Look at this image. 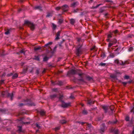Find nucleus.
<instances>
[{
	"label": "nucleus",
	"mask_w": 134,
	"mask_h": 134,
	"mask_svg": "<svg viewBox=\"0 0 134 134\" xmlns=\"http://www.w3.org/2000/svg\"><path fill=\"white\" fill-rule=\"evenodd\" d=\"M24 23L25 24H27L28 25L30 28L31 30H33L35 28V25L33 24L31 22L27 21L26 20L25 21Z\"/></svg>",
	"instance_id": "f257e3e1"
},
{
	"label": "nucleus",
	"mask_w": 134,
	"mask_h": 134,
	"mask_svg": "<svg viewBox=\"0 0 134 134\" xmlns=\"http://www.w3.org/2000/svg\"><path fill=\"white\" fill-rule=\"evenodd\" d=\"M61 102L62 103V106L64 108H66L70 105L71 103H66L62 101H61Z\"/></svg>",
	"instance_id": "f03ea898"
},
{
	"label": "nucleus",
	"mask_w": 134,
	"mask_h": 134,
	"mask_svg": "<svg viewBox=\"0 0 134 134\" xmlns=\"http://www.w3.org/2000/svg\"><path fill=\"white\" fill-rule=\"evenodd\" d=\"M68 7L66 5H64L62 7V10L64 11L67 10L68 9Z\"/></svg>",
	"instance_id": "7ed1b4c3"
},
{
	"label": "nucleus",
	"mask_w": 134,
	"mask_h": 134,
	"mask_svg": "<svg viewBox=\"0 0 134 134\" xmlns=\"http://www.w3.org/2000/svg\"><path fill=\"white\" fill-rule=\"evenodd\" d=\"M103 128H101L100 129V132L102 133L105 130V125L104 124H103L102 125Z\"/></svg>",
	"instance_id": "20e7f679"
},
{
	"label": "nucleus",
	"mask_w": 134,
	"mask_h": 134,
	"mask_svg": "<svg viewBox=\"0 0 134 134\" xmlns=\"http://www.w3.org/2000/svg\"><path fill=\"white\" fill-rule=\"evenodd\" d=\"M8 97H9L10 98L11 100H12L13 97V93H8Z\"/></svg>",
	"instance_id": "39448f33"
},
{
	"label": "nucleus",
	"mask_w": 134,
	"mask_h": 134,
	"mask_svg": "<svg viewBox=\"0 0 134 134\" xmlns=\"http://www.w3.org/2000/svg\"><path fill=\"white\" fill-rule=\"evenodd\" d=\"M52 44V42H49L48 43H47L46 44L44 47H46L47 46H49L50 45H51Z\"/></svg>",
	"instance_id": "423d86ee"
},
{
	"label": "nucleus",
	"mask_w": 134,
	"mask_h": 134,
	"mask_svg": "<svg viewBox=\"0 0 134 134\" xmlns=\"http://www.w3.org/2000/svg\"><path fill=\"white\" fill-rule=\"evenodd\" d=\"M102 107L103 109L105 110V111L106 112L108 108V107L106 106H103Z\"/></svg>",
	"instance_id": "0eeeda50"
},
{
	"label": "nucleus",
	"mask_w": 134,
	"mask_h": 134,
	"mask_svg": "<svg viewBox=\"0 0 134 134\" xmlns=\"http://www.w3.org/2000/svg\"><path fill=\"white\" fill-rule=\"evenodd\" d=\"M40 113L41 115H44L45 112L44 110H42L40 111Z\"/></svg>",
	"instance_id": "6e6552de"
},
{
	"label": "nucleus",
	"mask_w": 134,
	"mask_h": 134,
	"mask_svg": "<svg viewBox=\"0 0 134 134\" xmlns=\"http://www.w3.org/2000/svg\"><path fill=\"white\" fill-rule=\"evenodd\" d=\"M18 77V74H15L13 75L12 78L13 79H14Z\"/></svg>",
	"instance_id": "1a4fd4ad"
},
{
	"label": "nucleus",
	"mask_w": 134,
	"mask_h": 134,
	"mask_svg": "<svg viewBox=\"0 0 134 134\" xmlns=\"http://www.w3.org/2000/svg\"><path fill=\"white\" fill-rule=\"evenodd\" d=\"M70 73L72 74H74L76 73V71L72 69L71 70Z\"/></svg>",
	"instance_id": "9d476101"
},
{
	"label": "nucleus",
	"mask_w": 134,
	"mask_h": 134,
	"mask_svg": "<svg viewBox=\"0 0 134 134\" xmlns=\"http://www.w3.org/2000/svg\"><path fill=\"white\" fill-rule=\"evenodd\" d=\"M75 20L73 19H71L70 20V23L72 24L73 25L75 23Z\"/></svg>",
	"instance_id": "9b49d317"
},
{
	"label": "nucleus",
	"mask_w": 134,
	"mask_h": 134,
	"mask_svg": "<svg viewBox=\"0 0 134 134\" xmlns=\"http://www.w3.org/2000/svg\"><path fill=\"white\" fill-rule=\"evenodd\" d=\"M35 9H39L40 10H41V8L40 6H37L35 7Z\"/></svg>",
	"instance_id": "f8f14e48"
},
{
	"label": "nucleus",
	"mask_w": 134,
	"mask_h": 134,
	"mask_svg": "<svg viewBox=\"0 0 134 134\" xmlns=\"http://www.w3.org/2000/svg\"><path fill=\"white\" fill-rule=\"evenodd\" d=\"M41 47H35L34 48V49L35 51H37L38 50L41 49Z\"/></svg>",
	"instance_id": "ddd939ff"
},
{
	"label": "nucleus",
	"mask_w": 134,
	"mask_h": 134,
	"mask_svg": "<svg viewBox=\"0 0 134 134\" xmlns=\"http://www.w3.org/2000/svg\"><path fill=\"white\" fill-rule=\"evenodd\" d=\"M66 121L64 119L60 121V122L62 124H64L66 123Z\"/></svg>",
	"instance_id": "4468645a"
},
{
	"label": "nucleus",
	"mask_w": 134,
	"mask_h": 134,
	"mask_svg": "<svg viewBox=\"0 0 134 134\" xmlns=\"http://www.w3.org/2000/svg\"><path fill=\"white\" fill-rule=\"evenodd\" d=\"M52 27H53V29L54 30H55L56 27V25L53 23L52 24Z\"/></svg>",
	"instance_id": "2eb2a0df"
},
{
	"label": "nucleus",
	"mask_w": 134,
	"mask_h": 134,
	"mask_svg": "<svg viewBox=\"0 0 134 134\" xmlns=\"http://www.w3.org/2000/svg\"><path fill=\"white\" fill-rule=\"evenodd\" d=\"M114 44L113 43H109L108 45V47H110Z\"/></svg>",
	"instance_id": "dca6fc26"
},
{
	"label": "nucleus",
	"mask_w": 134,
	"mask_h": 134,
	"mask_svg": "<svg viewBox=\"0 0 134 134\" xmlns=\"http://www.w3.org/2000/svg\"><path fill=\"white\" fill-rule=\"evenodd\" d=\"M19 128L18 130L20 132H21L22 131V128L20 126H19L18 127Z\"/></svg>",
	"instance_id": "f3484780"
},
{
	"label": "nucleus",
	"mask_w": 134,
	"mask_h": 134,
	"mask_svg": "<svg viewBox=\"0 0 134 134\" xmlns=\"http://www.w3.org/2000/svg\"><path fill=\"white\" fill-rule=\"evenodd\" d=\"M48 59V58L46 57H45L43 58V61H46Z\"/></svg>",
	"instance_id": "a211bd4d"
},
{
	"label": "nucleus",
	"mask_w": 134,
	"mask_h": 134,
	"mask_svg": "<svg viewBox=\"0 0 134 134\" xmlns=\"http://www.w3.org/2000/svg\"><path fill=\"white\" fill-rule=\"evenodd\" d=\"M133 47H130L129 48L128 50H129V51L130 52V51H132L133 50Z\"/></svg>",
	"instance_id": "6ab92c4d"
},
{
	"label": "nucleus",
	"mask_w": 134,
	"mask_h": 134,
	"mask_svg": "<svg viewBox=\"0 0 134 134\" xmlns=\"http://www.w3.org/2000/svg\"><path fill=\"white\" fill-rule=\"evenodd\" d=\"M82 113L84 114H87V111L85 110H84L83 111Z\"/></svg>",
	"instance_id": "aec40b11"
},
{
	"label": "nucleus",
	"mask_w": 134,
	"mask_h": 134,
	"mask_svg": "<svg viewBox=\"0 0 134 134\" xmlns=\"http://www.w3.org/2000/svg\"><path fill=\"white\" fill-rule=\"evenodd\" d=\"M21 53H23L24 54H25V52L24 50H22L20 51Z\"/></svg>",
	"instance_id": "412c9836"
},
{
	"label": "nucleus",
	"mask_w": 134,
	"mask_h": 134,
	"mask_svg": "<svg viewBox=\"0 0 134 134\" xmlns=\"http://www.w3.org/2000/svg\"><path fill=\"white\" fill-rule=\"evenodd\" d=\"M56 96L55 94H54L52 95H51V97L52 98H54L55 97H56Z\"/></svg>",
	"instance_id": "4be33fe9"
},
{
	"label": "nucleus",
	"mask_w": 134,
	"mask_h": 134,
	"mask_svg": "<svg viewBox=\"0 0 134 134\" xmlns=\"http://www.w3.org/2000/svg\"><path fill=\"white\" fill-rule=\"evenodd\" d=\"M112 35V33L110 32V34H109L108 35V38H110L111 37V35Z\"/></svg>",
	"instance_id": "5701e85b"
},
{
	"label": "nucleus",
	"mask_w": 134,
	"mask_h": 134,
	"mask_svg": "<svg viewBox=\"0 0 134 134\" xmlns=\"http://www.w3.org/2000/svg\"><path fill=\"white\" fill-rule=\"evenodd\" d=\"M106 65V64L105 63H100V65L101 66H105Z\"/></svg>",
	"instance_id": "b1692460"
},
{
	"label": "nucleus",
	"mask_w": 134,
	"mask_h": 134,
	"mask_svg": "<svg viewBox=\"0 0 134 134\" xmlns=\"http://www.w3.org/2000/svg\"><path fill=\"white\" fill-rule=\"evenodd\" d=\"M9 33L10 32L8 30L7 31H6L5 33V34L6 35H8Z\"/></svg>",
	"instance_id": "393cba45"
},
{
	"label": "nucleus",
	"mask_w": 134,
	"mask_h": 134,
	"mask_svg": "<svg viewBox=\"0 0 134 134\" xmlns=\"http://www.w3.org/2000/svg\"><path fill=\"white\" fill-rule=\"evenodd\" d=\"M125 120L127 121H128L129 120V118L128 116H127L125 118Z\"/></svg>",
	"instance_id": "a878e982"
},
{
	"label": "nucleus",
	"mask_w": 134,
	"mask_h": 134,
	"mask_svg": "<svg viewBox=\"0 0 134 134\" xmlns=\"http://www.w3.org/2000/svg\"><path fill=\"white\" fill-rule=\"evenodd\" d=\"M36 126L38 128H40V126L37 124H36Z\"/></svg>",
	"instance_id": "bb28decb"
},
{
	"label": "nucleus",
	"mask_w": 134,
	"mask_h": 134,
	"mask_svg": "<svg viewBox=\"0 0 134 134\" xmlns=\"http://www.w3.org/2000/svg\"><path fill=\"white\" fill-rule=\"evenodd\" d=\"M129 78V76H125L124 77L125 79H128Z\"/></svg>",
	"instance_id": "cd10ccee"
},
{
	"label": "nucleus",
	"mask_w": 134,
	"mask_h": 134,
	"mask_svg": "<svg viewBox=\"0 0 134 134\" xmlns=\"http://www.w3.org/2000/svg\"><path fill=\"white\" fill-rule=\"evenodd\" d=\"M60 31H58L57 33V34L56 35L57 36H60Z\"/></svg>",
	"instance_id": "c85d7f7f"
},
{
	"label": "nucleus",
	"mask_w": 134,
	"mask_h": 134,
	"mask_svg": "<svg viewBox=\"0 0 134 134\" xmlns=\"http://www.w3.org/2000/svg\"><path fill=\"white\" fill-rule=\"evenodd\" d=\"M118 32V30H116L115 31H114L113 32H114L115 34H116Z\"/></svg>",
	"instance_id": "c756f323"
},
{
	"label": "nucleus",
	"mask_w": 134,
	"mask_h": 134,
	"mask_svg": "<svg viewBox=\"0 0 134 134\" xmlns=\"http://www.w3.org/2000/svg\"><path fill=\"white\" fill-rule=\"evenodd\" d=\"M59 127H57L55 128V130L56 131L59 129Z\"/></svg>",
	"instance_id": "7c9ffc66"
},
{
	"label": "nucleus",
	"mask_w": 134,
	"mask_h": 134,
	"mask_svg": "<svg viewBox=\"0 0 134 134\" xmlns=\"http://www.w3.org/2000/svg\"><path fill=\"white\" fill-rule=\"evenodd\" d=\"M131 112H133L134 113V108H133L131 110Z\"/></svg>",
	"instance_id": "2f4dec72"
},
{
	"label": "nucleus",
	"mask_w": 134,
	"mask_h": 134,
	"mask_svg": "<svg viewBox=\"0 0 134 134\" xmlns=\"http://www.w3.org/2000/svg\"><path fill=\"white\" fill-rule=\"evenodd\" d=\"M60 9V8L59 7H57L55 8L57 10H59Z\"/></svg>",
	"instance_id": "473e14b6"
},
{
	"label": "nucleus",
	"mask_w": 134,
	"mask_h": 134,
	"mask_svg": "<svg viewBox=\"0 0 134 134\" xmlns=\"http://www.w3.org/2000/svg\"><path fill=\"white\" fill-rule=\"evenodd\" d=\"M59 36L56 35V37L55 38V39L56 40H58L59 39Z\"/></svg>",
	"instance_id": "72a5a7b5"
},
{
	"label": "nucleus",
	"mask_w": 134,
	"mask_h": 134,
	"mask_svg": "<svg viewBox=\"0 0 134 134\" xmlns=\"http://www.w3.org/2000/svg\"><path fill=\"white\" fill-rule=\"evenodd\" d=\"M110 56L111 58H113L114 57V55L113 54L110 55Z\"/></svg>",
	"instance_id": "f704fd0d"
},
{
	"label": "nucleus",
	"mask_w": 134,
	"mask_h": 134,
	"mask_svg": "<svg viewBox=\"0 0 134 134\" xmlns=\"http://www.w3.org/2000/svg\"><path fill=\"white\" fill-rule=\"evenodd\" d=\"M76 4V3H73L72 4H71V5L72 6H74Z\"/></svg>",
	"instance_id": "c9c22d12"
},
{
	"label": "nucleus",
	"mask_w": 134,
	"mask_h": 134,
	"mask_svg": "<svg viewBox=\"0 0 134 134\" xmlns=\"http://www.w3.org/2000/svg\"><path fill=\"white\" fill-rule=\"evenodd\" d=\"M81 40V39L80 38H77V40L78 42H80Z\"/></svg>",
	"instance_id": "e433bc0d"
},
{
	"label": "nucleus",
	"mask_w": 134,
	"mask_h": 134,
	"mask_svg": "<svg viewBox=\"0 0 134 134\" xmlns=\"http://www.w3.org/2000/svg\"><path fill=\"white\" fill-rule=\"evenodd\" d=\"M62 97H63V96H61L60 97H59V99L60 100H61V99H62Z\"/></svg>",
	"instance_id": "4c0bfd02"
},
{
	"label": "nucleus",
	"mask_w": 134,
	"mask_h": 134,
	"mask_svg": "<svg viewBox=\"0 0 134 134\" xmlns=\"http://www.w3.org/2000/svg\"><path fill=\"white\" fill-rule=\"evenodd\" d=\"M111 77L112 78H115V76L114 75H111Z\"/></svg>",
	"instance_id": "58836bf2"
},
{
	"label": "nucleus",
	"mask_w": 134,
	"mask_h": 134,
	"mask_svg": "<svg viewBox=\"0 0 134 134\" xmlns=\"http://www.w3.org/2000/svg\"><path fill=\"white\" fill-rule=\"evenodd\" d=\"M59 22L60 23H62L63 22V20H60L59 21Z\"/></svg>",
	"instance_id": "ea45409f"
},
{
	"label": "nucleus",
	"mask_w": 134,
	"mask_h": 134,
	"mask_svg": "<svg viewBox=\"0 0 134 134\" xmlns=\"http://www.w3.org/2000/svg\"><path fill=\"white\" fill-rule=\"evenodd\" d=\"M35 59L37 60H39V59L38 57H37Z\"/></svg>",
	"instance_id": "a19ab883"
},
{
	"label": "nucleus",
	"mask_w": 134,
	"mask_h": 134,
	"mask_svg": "<svg viewBox=\"0 0 134 134\" xmlns=\"http://www.w3.org/2000/svg\"><path fill=\"white\" fill-rule=\"evenodd\" d=\"M121 64L123 65H124L125 64V63L124 62H122V63Z\"/></svg>",
	"instance_id": "79ce46f5"
},
{
	"label": "nucleus",
	"mask_w": 134,
	"mask_h": 134,
	"mask_svg": "<svg viewBox=\"0 0 134 134\" xmlns=\"http://www.w3.org/2000/svg\"><path fill=\"white\" fill-rule=\"evenodd\" d=\"M23 104L22 103H21V104H20L19 105L20 106H23Z\"/></svg>",
	"instance_id": "37998d69"
},
{
	"label": "nucleus",
	"mask_w": 134,
	"mask_h": 134,
	"mask_svg": "<svg viewBox=\"0 0 134 134\" xmlns=\"http://www.w3.org/2000/svg\"><path fill=\"white\" fill-rule=\"evenodd\" d=\"M123 83L124 85H126V83H127L126 82H123Z\"/></svg>",
	"instance_id": "c03bdc74"
},
{
	"label": "nucleus",
	"mask_w": 134,
	"mask_h": 134,
	"mask_svg": "<svg viewBox=\"0 0 134 134\" xmlns=\"http://www.w3.org/2000/svg\"><path fill=\"white\" fill-rule=\"evenodd\" d=\"M24 124H29V122H25V123H24Z\"/></svg>",
	"instance_id": "a18cd8bd"
},
{
	"label": "nucleus",
	"mask_w": 134,
	"mask_h": 134,
	"mask_svg": "<svg viewBox=\"0 0 134 134\" xmlns=\"http://www.w3.org/2000/svg\"><path fill=\"white\" fill-rule=\"evenodd\" d=\"M88 104H91V102H90V101H88Z\"/></svg>",
	"instance_id": "49530a36"
},
{
	"label": "nucleus",
	"mask_w": 134,
	"mask_h": 134,
	"mask_svg": "<svg viewBox=\"0 0 134 134\" xmlns=\"http://www.w3.org/2000/svg\"><path fill=\"white\" fill-rule=\"evenodd\" d=\"M70 98H73V97L72 96H70Z\"/></svg>",
	"instance_id": "de8ad7c7"
},
{
	"label": "nucleus",
	"mask_w": 134,
	"mask_h": 134,
	"mask_svg": "<svg viewBox=\"0 0 134 134\" xmlns=\"http://www.w3.org/2000/svg\"><path fill=\"white\" fill-rule=\"evenodd\" d=\"M81 124L82 125H83V124H84L85 123V122H81Z\"/></svg>",
	"instance_id": "09e8293b"
},
{
	"label": "nucleus",
	"mask_w": 134,
	"mask_h": 134,
	"mask_svg": "<svg viewBox=\"0 0 134 134\" xmlns=\"http://www.w3.org/2000/svg\"><path fill=\"white\" fill-rule=\"evenodd\" d=\"M81 106H82V107H83V106H84V104H81Z\"/></svg>",
	"instance_id": "8fccbe9b"
},
{
	"label": "nucleus",
	"mask_w": 134,
	"mask_h": 134,
	"mask_svg": "<svg viewBox=\"0 0 134 134\" xmlns=\"http://www.w3.org/2000/svg\"><path fill=\"white\" fill-rule=\"evenodd\" d=\"M106 1L107 2H109L110 1L109 0H106Z\"/></svg>",
	"instance_id": "3c124183"
},
{
	"label": "nucleus",
	"mask_w": 134,
	"mask_h": 134,
	"mask_svg": "<svg viewBox=\"0 0 134 134\" xmlns=\"http://www.w3.org/2000/svg\"><path fill=\"white\" fill-rule=\"evenodd\" d=\"M49 16V15L48 14H47V17H48Z\"/></svg>",
	"instance_id": "603ef678"
},
{
	"label": "nucleus",
	"mask_w": 134,
	"mask_h": 134,
	"mask_svg": "<svg viewBox=\"0 0 134 134\" xmlns=\"http://www.w3.org/2000/svg\"><path fill=\"white\" fill-rule=\"evenodd\" d=\"M94 49V48H92L91 49V50H93Z\"/></svg>",
	"instance_id": "864d4df0"
},
{
	"label": "nucleus",
	"mask_w": 134,
	"mask_h": 134,
	"mask_svg": "<svg viewBox=\"0 0 134 134\" xmlns=\"http://www.w3.org/2000/svg\"><path fill=\"white\" fill-rule=\"evenodd\" d=\"M99 5H100L99 4L98 5H97L96 6V7H98L99 6Z\"/></svg>",
	"instance_id": "5fc2aeb1"
},
{
	"label": "nucleus",
	"mask_w": 134,
	"mask_h": 134,
	"mask_svg": "<svg viewBox=\"0 0 134 134\" xmlns=\"http://www.w3.org/2000/svg\"><path fill=\"white\" fill-rule=\"evenodd\" d=\"M79 75L80 76H81V74H79Z\"/></svg>",
	"instance_id": "6e6d98bb"
},
{
	"label": "nucleus",
	"mask_w": 134,
	"mask_h": 134,
	"mask_svg": "<svg viewBox=\"0 0 134 134\" xmlns=\"http://www.w3.org/2000/svg\"><path fill=\"white\" fill-rule=\"evenodd\" d=\"M51 82H52V84H53V82H52V81H51Z\"/></svg>",
	"instance_id": "4d7b16f0"
},
{
	"label": "nucleus",
	"mask_w": 134,
	"mask_h": 134,
	"mask_svg": "<svg viewBox=\"0 0 134 134\" xmlns=\"http://www.w3.org/2000/svg\"><path fill=\"white\" fill-rule=\"evenodd\" d=\"M116 41H115V43H116Z\"/></svg>",
	"instance_id": "13d9d810"
},
{
	"label": "nucleus",
	"mask_w": 134,
	"mask_h": 134,
	"mask_svg": "<svg viewBox=\"0 0 134 134\" xmlns=\"http://www.w3.org/2000/svg\"><path fill=\"white\" fill-rule=\"evenodd\" d=\"M55 89H54V91H55Z\"/></svg>",
	"instance_id": "bf43d9fd"
},
{
	"label": "nucleus",
	"mask_w": 134,
	"mask_h": 134,
	"mask_svg": "<svg viewBox=\"0 0 134 134\" xmlns=\"http://www.w3.org/2000/svg\"><path fill=\"white\" fill-rule=\"evenodd\" d=\"M91 1H92V0H91Z\"/></svg>",
	"instance_id": "052dcab7"
}]
</instances>
